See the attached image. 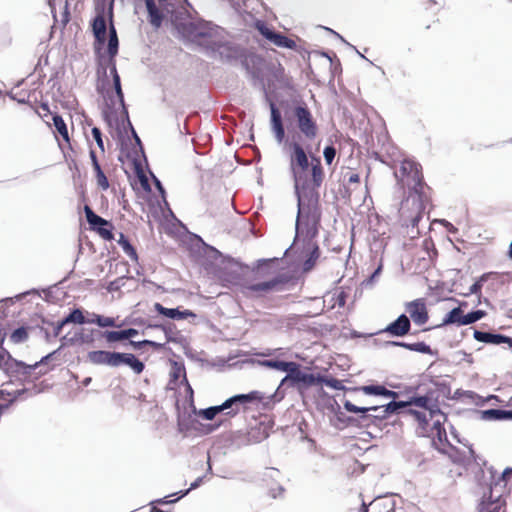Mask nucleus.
I'll return each instance as SVG.
<instances>
[{
  "label": "nucleus",
  "instance_id": "28",
  "mask_svg": "<svg viewBox=\"0 0 512 512\" xmlns=\"http://www.w3.org/2000/svg\"><path fill=\"white\" fill-rule=\"evenodd\" d=\"M84 324H95L100 328L105 327H117L115 318L104 316L102 314H98L95 312L85 311L83 309V321H81V325Z\"/></svg>",
  "mask_w": 512,
  "mask_h": 512
},
{
  "label": "nucleus",
  "instance_id": "26",
  "mask_svg": "<svg viewBox=\"0 0 512 512\" xmlns=\"http://www.w3.org/2000/svg\"><path fill=\"white\" fill-rule=\"evenodd\" d=\"M504 501L502 500V495H497L493 497L492 487H489L488 494H484L482 499L480 500L477 511L478 512H500V509Z\"/></svg>",
  "mask_w": 512,
  "mask_h": 512
},
{
  "label": "nucleus",
  "instance_id": "44",
  "mask_svg": "<svg viewBox=\"0 0 512 512\" xmlns=\"http://www.w3.org/2000/svg\"><path fill=\"white\" fill-rule=\"evenodd\" d=\"M146 329H158L164 333L166 343H170V341H175L174 330L176 326L172 323H155V324H147Z\"/></svg>",
  "mask_w": 512,
  "mask_h": 512
},
{
  "label": "nucleus",
  "instance_id": "14",
  "mask_svg": "<svg viewBox=\"0 0 512 512\" xmlns=\"http://www.w3.org/2000/svg\"><path fill=\"white\" fill-rule=\"evenodd\" d=\"M410 330V319L405 313H402L395 320L390 322L385 328L379 330L375 334L385 333L390 337L400 338L408 335Z\"/></svg>",
  "mask_w": 512,
  "mask_h": 512
},
{
  "label": "nucleus",
  "instance_id": "49",
  "mask_svg": "<svg viewBox=\"0 0 512 512\" xmlns=\"http://www.w3.org/2000/svg\"><path fill=\"white\" fill-rule=\"evenodd\" d=\"M404 411H405V413L414 417V419L418 422V424L422 430L427 429V427L429 425V421L424 412L414 409V408H411V407H407Z\"/></svg>",
  "mask_w": 512,
  "mask_h": 512
},
{
  "label": "nucleus",
  "instance_id": "33",
  "mask_svg": "<svg viewBox=\"0 0 512 512\" xmlns=\"http://www.w3.org/2000/svg\"><path fill=\"white\" fill-rule=\"evenodd\" d=\"M147 10V20L154 29H159L165 19V13L159 9L155 2H149L145 5Z\"/></svg>",
  "mask_w": 512,
  "mask_h": 512
},
{
  "label": "nucleus",
  "instance_id": "8",
  "mask_svg": "<svg viewBox=\"0 0 512 512\" xmlns=\"http://www.w3.org/2000/svg\"><path fill=\"white\" fill-rule=\"evenodd\" d=\"M285 397V392L279 387L269 396L258 390H252L248 393H239L232 395L223 401L224 407L229 417H235L240 412V406L246 407L251 403H261L264 409H270L275 403L280 402Z\"/></svg>",
  "mask_w": 512,
  "mask_h": 512
},
{
  "label": "nucleus",
  "instance_id": "52",
  "mask_svg": "<svg viewBox=\"0 0 512 512\" xmlns=\"http://www.w3.org/2000/svg\"><path fill=\"white\" fill-rule=\"evenodd\" d=\"M418 389H421L422 390V394H424V396H426L433 403H438L439 402V393L437 392V390L435 389L434 386L433 387H423L422 385H418L415 388L409 387L407 392L410 393L411 391H416Z\"/></svg>",
  "mask_w": 512,
  "mask_h": 512
},
{
  "label": "nucleus",
  "instance_id": "64",
  "mask_svg": "<svg viewBox=\"0 0 512 512\" xmlns=\"http://www.w3.org/2000/svg\"><path fill=\"white\" fill-rule=\"evenodd\" d=\"M81 343V334L80 330L75 332L72 337H69L68 334L62 336L60 338V349H64L69 345H75L76 343Z\"/></svg>",
  "mask_w": 512,
  "mask_h": 512
},
{
  "label": "nucleus",
  "instance_id": "47",
  "mask_svg": "<svg viewBox=\"0 0 512 512\" xmlns=\"http://www.w3.org/2000/svg\"><path fill=\"white\" fill-rule=\"evenodd\" d=\"M29 329L28 326H20L12 331L10 334V341L14 344L24 343L29 338Z\"/></svg>",
  "mask_w": 512,
  "mask_h": 512
},
{
  "label": "nucleus",
  "instance_id": "15",
  "mask_svg": "<svg viewBox=\"0 0 512 512\" xmlns=\"http://www.w3.org/2000/svg\"><path fill=\"white\" fill-rule=\"evenodd\" d=\"M343 408L349 412L357 414L354 419H359V425L357 428L361 427H369L372 424V416L375 414H370L369 412H377L378 407L376 406H357L353 404L350 400H344Z\"/></svg>",
  "mask_w": 512,
  "mask_h": 512
},
{
  "label": "nucleus",
  "instance_id": "51",
  "mask_svg": "<svg viewBox=\"0 0 512 512\" xmlns=\"http://www.w3.org/2000/svg\"><path fill=\"white\" fill-rule=\"evenodd\" d=\"M224 421L220 420L218 422L214 423H200L198 421L196 431L201 435H209L213 432H215L217 429H219L223 425Z\"/></svg>",
  "mask_w": 512,
  "mask_h": 512
},
{
  "label": "nucleus",
  "instance_id": "3",
  "mask_svg": "<svg viewBox=\"0 0 512 512\" xmlns=\"http://www.w3.org/2000/svg\"><path fill=\"white\" fill-rule=\"evenodd\" d=\"M321 210L297 212L295 219V233L291 245L284 251L283 257L290 254L305 253L302 271H310L320 256V248L315 238L319 234L321 225Z\"/></svg>",
  "mask_w": 512,
  "mask_h": 512
},
{
  "label": "nucleus",
  "instance_id": "5",
  "mask_svg": "<svg viewBox=\"0 0 512 512\" xmlns=\"http://www.w3.org/2000/svg\"><path fill=\"white\" fill-rule=\"evenodd\" d=\"M193 237L197 241L196 244L202 247L204 255L215 262L213 273L222 282V285L226 287L240 286L241 288L250 267L229 255H223L214 246L205 243L199 235L193 234Z\"/></svg>",
  "mask_w": 512,
  "mask_h": 512
},
{
  "label": "nucleus",
  "instance_id": "11",
  "mask_svg": "<svg viewBox=\"0 0 512 512\" xmlns=\"http://www.w3.org/2000/svg\"><path fill=\"white\" fill-rule=\"evenodd\" d=\"M253 26L265 40L275 46L298 51V46L293 39L282 32L276 31L273 27L269 26L266 21L256 19Z\"/></svg>",
  "mask_w": 512,
  "mask_h": 512
},
{
  "label": "nucleus",
  "instance_id": "6",
  "mask_svg": "<svg viewBox=\"0 0 512 512\" xmlns=\"http://www.w3.org/2000/svg\"><path fill=\"white\" fill-rule=\"evenodd\" d=\"M171 23L185 41L196 43L205 49L220 30L219 26L210 21L193 19L187 10L173 11Z\"/></svg>",
  "mask_w": 512,
  "mask_h": 512
},
{
  "label": "nucleus",
  "instance_id": "12",
  "mask_svg": "<svg viewBox=\"0 0 512 512\" xmlns=\"http://www.w3.org/2000/svg\"><path fill=\"white\" fill-rule=\"evenodd\" d=\"M245 50L246 49L240 45L229 41H218L214 39L209 45H206V51L209 52L211 56L215 57L217 54L222 61L227 63L240 60Z\"/></svg>",
  "mask_w": 512,
  "mask_h": 512
},
{
  "label": "nucleus",
  "instance_id": "21",
  "mask_svg": "<svg viewBox=\"0 0 512 512\" xmlns=\"http://www.w3.org/2000/svg\"><path fill=\"white\" fill-rule=\"evenodd\" d=\"M125 365L129 367L136 375L141 374L145 370V363L135 354L130 352L115 353V367Z\"/></svg>",
  "mask_w": 512,
  "mask_h": 512
},
{
  "label": "nucleus",
  "instance_id": "19",
  "mask_svg": "<svg viewBox=\"0 0 512 512\" xmlns=\"http://www.w3.org/2000/svg\"><path fill=\"white\" fill-rule=\"evenodd\" d=\"M406 308L409 312L410 322L413 321L414 324L421 326L428 321L429 314L423 298L408 302Z\"/></svg>",
  "mask_w": 512,
  "mask_h": 512
},
{
  "label": "nucleus",
  "instance_id": "30",
  "mask_svg": "<svg viewBox=\"0 0 512 512\" xmlns=\"http://www.w3.org/2000/svg\"><path fill=\"white\" fill-rule=\"evenodd\" d=\"M114 3L115 0H95V16L103 21L114 23Z\"/></svg>",
  "mask_w": 512,
  "mask_h": 512
},
{
  "label": "nucleus",
  "instance_id": "58",
  "mask_svg": "<svg viewBox=\"0 0 512 512\" xmlns=\"http://www.w3.org/2000/svg\"><path fill=\"white\" fill-rule=\"evenodd\" d=\"M133 277L131 276H127V275H122L112 281H110L107 286H106V290L109 292V293H113V292H117L119 291L122 287H124L125 285V280L126 279H132Z\"/></svg>",
  "mask_w": 512,
  "mask_h": 512
},
{
  "label": "nucleus",
  "instance_id": "25",
  "mask_svg": "<svg viewBox=\"0 0 512 512\" xmlns=\"http://www.w3.org/2000/svg\"><path fill=\"white\" fill-rule=\"evenodd\" d=\"M473 338L480 343L501 345L507 344L510 336L493 331H482L474 329Z\"/></svg>",
  "mask_w": 512,
  "mask_h": 512
},
{
  "label": "nucleus",
  "instance_id": "18",
  "mask_svg": "<svg viewBox=\"0 0 512 512\" xmlns=\"http://www.w3.org/2000/svg\"><path fill=\"white\" fill-rule=\"evenodd\" d=\"M81 321H83V308L73 307L69 309L68 314H66L62 319L57 321L55 324L51 321H47L44 318L42 319V323L53 325V336L58 337L64 326L68 324L81 325Z\"/></svg>",
  "mask_w": 512,
  "mask_h": 512
},
{
  "label": "nucleus",
  "instance_id": "31",
  "mask_svg": "<svg viewBox=\"0 0 512 512\" xmlns=\"http://www.w3.org/2000/svg\"><path fill=\"white\" fill-rule=\"evenodd\" d=\"M412 181L413 185L412 187L409 188V192L410 194H414L417 196V206L421 207L422 209H425L426 196L424 193V186L426 184L424 181L423 174L420 173L413 175Z\"/></svg>",
  "mask_w": 512,
  "mask_h": 512
},
{
  "label": "nucleus",
  "instance_id": "20",
  "mask_svg": "<svg viewBox=\"0 0 512 512\" xmlns=\"http://www.w3.org/2000/svg\"><path fill=\"white\" fill-rule=\"evenodd\" d=\"M470 414L484 421H512V410L503 408H489L485 410H470Z\"/></svg>",
  "mask_w": 512,
  "mask_h": 512
},
{
  "label": "nucleus",
  "instance_id": "1",
  "mask_svg": "<svg viewBox=\"0 0 512 512\" xmlns=\"http://www.w3.org/2000/svg\"><path fill=\"white\" fill-rule=\"evenodd\" d=\"M288 148L289 170L294 183L297 212L318 211L320 208L319 188L324 179L321 158L312 153L310 144L304 145L296 136L284 138Z\"/></svg>",
  "mask_w": 512,
  "mask_h": 512
},
{
  "label": "nucleus",
  "instance_id": "46",
  "mask_svg": "<svg viewBox=\"0 0 512 512\" xmlns=\"http://www.w3.org/2000/svg\"><path fill=\"white\" fill-rule=\"evenodd\" d=\"M408 350L409 351H413V352H417V353H421V354H427V355L434 356V357L438 356V350L437 349H432L430 347V345H428L424 341H418V342H415V343H409L408 342Z\"/></svg>",
  "mask_w": 512,
  "mask_h": 512
},
{
  "label": "nucleus",
  "instance_id": "17",
  "mask_svg": "<svg viewBox=\"0 0 512 512\" xmlns=\"http://www.w3.org/2000/svg\"><path fill=\"white\" fill-rule=\"evenodd\" d=\"M375 406L378 407V413L372 416V425H376L378 422L384 421L392 415L405 412L404 410L406 409L404 400H390L386 404Z\"/></svg>",
  "mask_w": 512,
  "mask_h": 512
},
{
  "label": "nucleus",
  "instance_id": "37",
  "mask_svg": "<svg viewBox=\"0 0 512 512\" xmlns=\"http://www.w3.org/2000/svg\"><path fill=\"white\" fill-rule=\"evenodd\" d=\"M337 424L335 427L338 429H344L346 427H358L359 419H354V416H347L342 412L341 407L337 406L336 417Z\"/></svg>",
  "mask_w": 512,
  "mask_h": 512
},
{
  "label": "nucleus",
  "instance_id": "7",
  "mask_svg": "<svg viewBox=\"0 0 512 512\" xmlns=\"http://www.w3.org/2000/svg\"><path fill=\"white\" fill-rule=\"evenodd\" d=\"M287 129L296 139L301 142L304 139L307 142L314 141L319 134V127L311 110L304 100H293L291 116H286Z\"/></svg>",
  "mask_w": 512,
  "mask_h": 512
},
{
  "label": "nucleus",
  "instance_id": "54",
  "mask_svg": "<svg viewBox=\"0 0 512 512\" xmlns=\"http://www.w3.org/2000/svg\"><path fill=\"white\" fill-rule=\"evenodd\" d=\"M431 383L433 384V386L435 387V389L437 390V392L439 393V398L442 396L446 399H448L450 397V393H451V385H450V382L446 381V380H431Z\"/></svg>",
  "mask_w": 512,
  "mask_h": 512
},
{
  "label": "nucleus",
  "instance_id": "24",
  "mask_svg": "<svg viewBox=\"0 0 512 512\" xmlns=\"http://www.w3.org/2000/svg\"><path fill=\"white\" fill-rule=\"evenodd\" d=\"M465 314L461 310V307H454L448 311L442 319L440 324L433 327L424 328L423 331H429L431 329H439L448 325H456L458 327L465 326Z\"/></svg>",
  "mask_w": 512,
  "mask_h": 512
},
{
  "label": "nucleus",
  "instance_id": "55",
  "mask_svg": "<svg viewBox=\"0 0 512 512\" xmlns=\"http://www.w3.org/2000/svg\"><path fill=\"white\" fill-rule=\"evenodd\" d=\"M102 96L105 98V106L102 109V112H109L110 114H114V112H117V99L114 97L111 89H107V91H105L104 95Z\"/></svg>",
  "mask_w": 512,
  "mask_h": 512
},
{
  "label": "nucleus",
  "instance_id": "32",
  "mask_svg": "<svg viewBox=\"0 0 512 512\" xmlns=\"http://www.w3.org/2000/svg\"><path fill=\"white\" fill-rule=\"evenodd\" d=\"M126 157L132 162L134 171L137 174L141 187L145 192H151V186L145 174L142 171L139 155L136 151H128Z\"/></svg>",
  "mask_w": 512,
  "mask_h": 512
},
{
  "label": "nucleus",
  "instance_id": "48",
  "mask_svg": "<svg viewBox=\"0 0 512 512\" xmlns=\"http://www.w3.org/2000/svg\"><path fill=\"white\" fill-rule=\"evenodd\" d=\"M383 384L375 383V384H368L363 386H355L352 387L353 392L361 391L367 396H378L381 395Z\"/></svg>",
  "mask_w": 512,
  "mask_h": 512
},
{
  "label": "nucleus",
  "instance_id": "4",
  "mask_svg": "<svg viewBox=\"0 0 512 512\" xmlns=\"http://www.w3.org/2000/svg\"><path fill=\"white\" fill-rule=\"evenodd\" d=\"M242 67L250 75L253 85L259 87L265 96L270 108V129L278 144H282L285 138V127L283 124L282 113L276 103L270 98L264 80L265 59L247 49L240 59Z\"/></svg>",
  "mask_w": 512,
  "mask_h": 512
},
{
  "label": "nucleus",
  "instance_id": "9",
  "mask_svg": "<svg viewBox=\"0 0 512 512\" xmlns=\"http://www.w3.org/2000/svg\"><path fill=\"white\" fill-rule=\"evenodd\" d=\"M298 280L299 276L297 272L287 271L283 273H277L271 279L266 281L242 285L241 293L246 296L251 293H256L260 296L261 293H267L270 291H289L296 287Z\"/></svg>",
  "mask_w": 512,
  "mask_h": 512
},
{
  "label": "nucleus",
  "instance_id": "23",
  "mask_svg": "<svg viewBox=\"0 0 512 512\" xmlns=\"http://www.w3.org/2000/svg\"><path fill=\"white\" fill-rule=\"evenodd\" d=\"M102 117L109 128L115 129L121 145L120 150L123 151L126 149L130 140L127 137V132L121 127L118 113L114 112V114H110L109 112H102Z\"/></svg>",
  "mask_w": 512,
  "mask_h": 512
},
{
  "label": "nucleus",
  "instance_id": "56",
  "mask_svg": "<svg viewBox=\"0 0 512 512\" xmlns=\"http://www.w3.org/2000/svg\"><path fill=\"white\" fill-rule=\"evenodd\" d=\"M462 402L465 404L472 403L477 406H482V405H484L486 400L483 397H481L480 395H478L476 392L471 391V390H466L465 396H463Z\"/></svg>",
  "mask_w": 512,
  "mask_h": 512
},
{
  "label": "nucleus",
  "instance_id": "16",
  "mask_svg": "<svg viewBox=\"0 0 512 512\" xmlns=\"http://www.w3.org/2000/svg\"><path fill=\"white\" fill-rule=\"evenodd\" d=\"M283 258L282 256L258 259L253 264L251 271L255 274L256 278H266L278 271L279 264L283 261Z\"/></svg>",
  "mask_w": 512,
  "mask_h": 512
},
{
  "label": "nucleus",
  "instance_id": "59",
  "mask_svg": "<svg viewBox=\"0 0 512 512\" xmlns=\"http://www.w3.org/2000/svg\"><path fill=\"white\" fill-rule=\"evenodd\" d=\"M450 435L453 437L454 440H456L457 443L463 445L464 447H467L469 449V453L472 457L475 455V451L473 449V445L469 443L468 440L460 438V434L456 430V428L450 424Z\"/></svg>",
  "mask_w": 512,
  "mask_h": 512
},
{
  "label": "nucleus",
  "instance_id": "36",
  "mask_svg": "<svg viewBox=\"0 0 512 512\" xmlns=\"http://www.w3.org/2000/svg\"><path fill=\"white\" fill-rule=\"evenodd\" d=\"M291 362L292 361H284V360H280L277 358L264 359V360L257 361L258 365H260L262 367L272 369V370H277L280 372H285V373H287L289 367L292 365Z\"/></svg>",
  "mask_w": 512,
  "mask_h": 512
},
{
  "label": "nucleus",
  "instance_id": "10",
  "mask_svg": "<svg viewBox=\"0 0 512 512\" xmlns=\"http://www.w3.org/2000/svg\"><path fill=\"white\" fill-rule=\"evenodd\" d=\"M291 364L278 387L281 390V387L287 383L289 387L295 388L304 400L306 391L312 386L319 385L320 373L310 372L309 367H303L298 362L292 361Z\"/></svg>",
  "mask_w": 512,
  "mask_h": 512
},
{
  "label": "nucleus",
  "instance_id": "2",
  "mask_svg": "<svg viewBox=\"0 0 512 512\" xmlns=\"http://www.w3.org/2000/svg\"><path fill=\"white\" fill-rule=\"evenodd\" d=\"M91 31L94 37L93 50L97 64L96 91L104 95L110 89L108 70L112 80L120 76L116 66V56L119 52V39L114 23H107L100 17L90 21Z\"/></svg>",
  "mask_w": 512,
  "mask_h": 512
},
{
  "label": "nucleus",
  "instance_id": "13",
  "mask_svg": "<svg viewBox=\"0 0 512 512\" xmlns=\"http://www.w3.org/2000/svg\"><path fill=\"white\" fill-rule=\"evenodd\" d=\"M84 214L90 230L98 233L105 241L114 240V225L111 221L96 214L89 205L84 206Z\"/></svg>",
  "mask_w": 512,
  "mask_h": 512
},
{
  "label": "nucleus",
  "instance_id": "34",
  "mask_svg": "<svg viewBox=\"0 0 512 512\" xmlns=\"http://www.w3.org/2000/svg\"><path fill=\"white\" fill-rule=\"evenodd\" d=\"M269 437L268 427L263 423L251 426L247 432V438L250 443H261Z\"/></svg>",
  "mask_w": 512,
  "mask_h": 512
},
{
  "label": "nucleus",
  "instance_id": "38",
  "mask_svg": "<svg viewBox=\"0 0 512 512\" xmlns=\"http://www.w3.org/2000/svg\"><path fill=\"white\" fill-rule=\"evenodd\" d=\"M319 385L320 386L325 385L334 390L353 392L352 387H346L345 385H343L342 381H340L339 379H337L331 375H323L320 373Z\"/></svg>",
  "mask_w": 512,
  "mask_h": 512
},
{
  "label": "nucleus",
  "instance_id": "62",
  "mask_svg": "<svg viewBox=\"0 0 512 512\" xmlns=\"http://www.w3.org/2000/svg\"><path fill=\"white\" fill-rule=\"evenodd\" d=\"M31 294L40 295L38 289L32 288L30 290H27V291H24L22 293H19V294L15 295L14 297H6V298L0 300V304H5L6 306L7 305H12V304H14L15 300H21L25 296L31 295Z\"/></svg>",
  "mask_w": 512,
  "mask_h": 512
},
{
  "label": "nucleus",
  "instance_id": "60",
  "mask_svg": "<svg viewBox=\"0 0 512 512\" xmlns=\"http://www.w3.org/2000/svg\"><path fill=\"white\" fill-rule=\"evenodd\" d=\"M99 335L105 338L106 342L109 344L123 340L121 330H105L99 332Z\"/></svg>",
  "mask_w": 512,
  "mask_h": 512
},
{
  "label": "nucleus",
  "instance_id": "43",
  "mask_svg": "<svg viewBox=\"0 0 512 512\" xmlns=\"http://www.w3.org/2000/svg\"><path fill=\"white\" fill-rule=\"evenodd\" d=\"M400 172L402 176H411L413 179V175L422 173V167L418 162L410 159H404L400 165Z\"/></svg>",
  "mask_w": 512,
  "mask_h": 512
},
{
  "label": "nucleus",
  "instance_id": "53",
  "mask_svg": "<svg viewBox=\"0 0 512 512\" xmlns=\"http://www.w3.org/2000/svg\"><path fill=\"white\" fill-rule=\"evenodd\" d=\"M198 420L191 418L187 419H178L177 421V429L180 433H187L188 431L195 430L197 427Z\"/></svg>",
  "mask_w": 512,
  "mask_h": 512
},
{
  "label": "nucleus",
  "instance_id": "29",
  "mask_svg": "<svg viewBox=\"0 0 512 512\" xmlns=\"http://www.w3.org/2000/svg\"><path fill=\"white\" fill-rule=\"evenodd\" d=\"M115 353L116 351L93 350L88 352L87 358L94 365L115 367Z\"/></svg>",
  "mask_w": 512,
  "mask_h": 512
},
{
  "label": "nucleus",
  "instance_id": "57",
  "mask_svg": "<svg viewBox=\"0 0 512 512\" xmlns=\"http://www.w3.org/2000/svg\"><path fill=\"white\" fill-rule=\"evenodd\" d=\"M487 315V312L482 309L471 310L470 312L465 314V326L476 323L477 321L483 319Z\"/></svg>",
  "mask_w": 512,
  "mask_h": 512
},
{
  "label": "nucleus",
  "instance_id": "39",
  "mask_svg": "<svg viewBox=\"0 0 512 512\" xmlns=\"http://www.w3.org/2000/svg\"><path fill=\"white\" fill-rule=\"evenodd\" d=\"M117 243L122 248L123 252L130 257L131 260L137 262L138 261V254L135 249V247L130 242L129 238L123 233H119V238L117 240Z\"/></svg>",
  "mask_w": 512,
  "mask_h": 512
},
{
  "label": "nucleus",
  "instance_id": "63",
  "mask_svg": "<svg viewBox=\"0 0 512 512\" xmlns=\"http://www.w3.org/2000/svg\"><path fill=\"white\" fill-rule=\"evenodd\" d=\"M15 362H23L22 360H18L14 357H9V362L4 366L2 371L7 374H19L22 373V366H17Z\"/></svg>",
  "mask_w": 512,
  "mask_h": 512
},
{
  "label": "nucleus",
  "instance_id": "40",
  "mask_svg": "<svg viewBox=\"0 0 512 512\" xmlns=\"http://www.w3.org/2000/svg\"><path fill=\"white\" fill-rule=\"evenodd\" d=\"M170 364L171 370L169 373V385H177L180 377L183 379V376L186 375L185 365L183 362L175 360H170Z\"/></svg>",
  "mask_w": 512,
  "mask_h": 512
},
{
  "label": "nucleus",
  "instance_id": "50",
  "mask_svg": "<svg viewBox=\"0 0 512 512\" xmlns=\"http://www.w3.org/2000/svg\"><path fill=\"white\" fill-rule=\"evenodd\" d=\"M490 472L492 474V478H494V474L496 473V470L493 467H491ZM511 474H512V467H506L502 471V473L498 476L497 479H493V481H491L490 487L493 488V486H498L500 484H503L504 486H506L507 481Z\"/></svg>",
  "mask_w": 512,
  "mask_h": 512
},
{
  "label": "nucleus",
  "instance_id": "22",
  "mask_svg": "<svg viewBox=\"0 0 512 512\" xmlns=\"http://www.w3.org/2000/svg\"><path fill=\"white\" fill-rule=\"evenodd\" d=\"M154 310L161 316L171 320H184L187 318H196V314L189 309H181L180 306L174 308L164 307L161 303L156 302L153 305Z\"/></svg>",
  "mask_w": 512,
  "mask_h": 512
},
{
  "label": "nucleus",
  "instance_id": "45",
  "mask_svg": "<svg viewBox=\"0 0 512 512\" xmlns=\"http://www.w3.org/2000/svg\"><path fill=\"white\" fill-rule=\"evenodd\" d=\"M52 121H53L55 130L59 133V135L63 138L64 141L69 143L70 138H69L68 128H67V125H66L63 117L58 113H54V114H52Z\"/></svg>",
  "mask_w": 512,
  "mask_h": 512
},
{
  "label": "nucleus",
  "instance_id": "27",
  "mask_svg": "<svg viewBox=\"0 0 512 512\" xmlns=\"http://www.w3.org/2000/svg\"><path fill=\"white\" fill-rule=\"evenodd\" d=\"M395 495L396 494L393 492L377 495L370 502V505H372L373 510H376L377 512H394L396 508V502L393 497Z\"/></svg>",
  "mask_w": 512,
  "mask_h": 512
},
{
  "label": "nucleus",
  "instance_id": "35",
  "mask_svg": "<svg viewBox=\"0 0 512 512\" xmlns=\"http://www.w3.org/2000/svg\"><path fill=\"white\" fill-rule=\"evenodd\" d=\"M226 408L224 407V403L222 402L219 405H213L206 408L196 409L195 406H193V413L200 416L201 418L205 420H213L216 415L219 413L225 411Z\"/></svg>",
  "mask_w": 512,
  "mask_h": 512
},
{
  "label": "nucleus",
  "instance_id": "41",
  "mask_svg": "<svg viewBox=\"0 0 512 512\" xmlns=\"http://www.w3.org/2000/svg\"><path fill=\"white\" fill-rule=\"evenodd\" d=\"M407 407L415 406L421 409L426 410L428 407H431L434 404L431 400H429L424 394L414 393L407 400H404Z\"/></svg>",
  "mask_w": 512,
  "mask_h": 512
},
{
  "label": "nucleus",
  "instance_id": "42",
  "mask_svg": "<svg viewBox=\"0 0 512 512\" xmlns=\"http://www.w3.org/2000/svg\"><path fill=\"white\" fill-rule=\"evenodd\" d=\"M496 273L494 272H486V273H483L481 276H479L475 281L474 283L469 287V290L467 293H463L462 295L464 297H468L470 295H477L480 297V293H481V290L483 288V285L485 282H487L489 280V278L492 276V275H495Z\"/></svg>",
  "mask_w": 512,
  "mask_h": 512
},
{
  "label": "nucleus",
  "instance_id": "61",
  "mask_svg": "<svg viewBox=\"0 0 512 512\" xmlns=\"http://www.w3.org/2000/svg\"><path fill=\"white\" fill-rule=\"evenodd\" d=\"M112 87H113V90H111V91H112L114 97L117 99L119 104H123V102L125 101V98H124V92L122 90L120 76H116L115 79L112 80Z\"/></svg>",
  "mask_w": 512,
  "mask_h": 512
}]
</instances>
